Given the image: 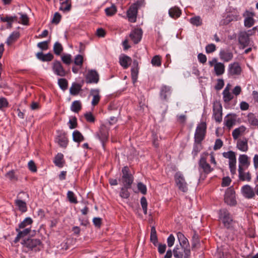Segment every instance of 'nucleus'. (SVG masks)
Returning a JSON list of instances; mask_svg holds the SVG:
<instances>
[{"mask_svg":"<svg viewBox=\"0 0 258 258\" xmlns=\"http://www.w3.org/2000/svg\"><path fill=\"white\" fill-rule=\"evenodd\" d=\"M17 17L16 16L14 17H8L6 16L5 17H1V20L2 21L4 22H8V24L9 27H11L12 26V23L13 21H16Z\"/></svg>","mask_w":258,"mask_h":258,"instance_id":"c03bdc74","label":"nucleus"},{"mask_svg":"<svg viewBox=\"0 0 258 258\" xmlns=\"http://www.w3.org/2000/svg\"><path fill=\"white\" fill-rule=\"evenodd\" d=\"M223 100L225 102H226V103L229 102L233 98V96L230 92V91L226 92V91H223Z\"/></svg>","mask_w":258,"mask_h":258,"instance_id":"8fccbe9b","label":"nucleus"},{"mask_svg":"<svg viewBox=\"0 0 258 258\" xmlns=\"http://www.w3.org/2000/svg\"><path fill=\"white\" fill-rule=\"evenodd\" d=\"M190 22L196 26H201L202 24V20L200 16H196L190 19Z\"/></svg>","mask_w":258,"mask_h":258,"instance_id":"49530a36","label":"nucleus"},{"mask_svg":"<svg viewBox=\"0 0 258 258\" xmlns=\"http://www.w3.org/2000/svg\"><path fill=\"white\" fill-rule=\"evenodd\" d=\"M140 5L141 4L139 2L135 3L130 7L127 11V15L130 22H136L138 9Z\"/></svg>","mask_w":258,"mask_h":258,"instance_id":"0eeeda50","label":"nucleus"},{"mask_svg":"<svg viewBox=\"0 0 258 258\" xmlns=\"http://www.w3.org/2000/svg\"><path fill=\"white\" fill-rule=\"evenodd\" d=\"M207 155H208V153L202 155L199 162V170L200 171H202L205 174L210 173L213 170L210 164L207 162L206 157Z\"/></svg>","mask_w":258,"mask_h":258,"instance_id":"7ed1b4c3","label":"nucleus"},{"mask_svg":"<svg viewBox=\"0 0 258 258\" xmlns=\"http://www.w3.org/2000/svg\"><path fill=\"white\" fill-rule=\"evenodd\" d=\"M225 202L229 205H234L236 203L235 199V191L232 188H228L226 190L224 197Z\"/></svg>","mask_w":258,"mask_h":258,"instance_id":"1a4fd4ad","label":"nucleus"},{"mask_svg":"<svg viewBox=\"0 0 258 258\" xmlns=\"http://www.w3.org/2000/svg\"><path fill=\"white\" fill-rule=\"evenodd\" d=\"M52 70L56 75L60 77H64L67 74L60 62L57 60L54 61Z\"/></svg>","mask_w":258,"mask_h":258,"instance_id":"9b49d317","label":"nucleus"},{"mask_svg":"<svg viewBox=\"0 0 258 258\" xmlns=\"http://www.w3.org/2000/svg\"><path fill=\"white\" fill-rule=\"evenodd\" d=\"M141 205L142 206L144 213L146 215L147 214L148 203L145 197H143L141 199Z\"/></svg>","mask_w":258,"mask_h":258,"instance_id":"603ef678","label":"nucleus"},{"mask_svg":"<svg viewBox=\"0 0 258 258\" xmlns=\"http://www.w3.org/2000/svg\"><path fill=\"white\" fill-rule=\"evenodd\" d=\"M223 156L229 159V163H236L235 153L232 151L227 152H224Z\"/></svg>","mask_w":258,"mask_h":258,"instance_id":"cd10ccee","label":"nucleus"},{"mask_svg":"<svg viewBox=\"0 0 258 258\" xmlns=\"http://www.w3.org/2000/svg\"><path fill=\"white\" fill-rule=\"evenodd\" d=\"M228 74L231 76L239 75L241 72V68L238 62L231 63L228 67Z\"/></svg>","mask_w":258,"mask_h":258,"instance_id":"2eb2a0df","label":"nucleus"},{"mask_svg":"<svg viewBox=\"0 0 258 258\" xmlns=\"http://www.w3.org/2000/svg\"><path fill=\"white\" fill-rule=\"evenodd\" d=\"M214 71L217 76L222 75L225 71V66L222 62H218L215 64Z\"/></svg>","mask_w":258,"mask_h":258,"instance_id":"7c9ffc66","label":"nucleus"},{"mask_svg":"<svg viewBox=\"0 0 258 258\" xmlns=\"http://www.w3.org/2000/svg\"><path fill=\"white\" fill-rule=\"evenodd\" d=\"M90 96L93 97L91 104L93 106L96 105L100 100L101 96L100 95V91L99 89H91L90 92Z\"/></svg>","mask_w":258,"mask_h":258,"instance_id":"aec40b11","label":"nucleus"},{"mask_svg":"<svg viewBox=\"0 0 258 258\" xmlns=\"http://www.w3.org/2000/svg\"><path fill=\"white\" fill-rule=\"evenodd\" d=\"M238 173H239V178L240 180L242 181L247 180L248 181H250L251 177V175L249 172L244 173V168L242 167L241 165H239L238 166Z\"/></svg>","mask_w":258,"mask_h":258,"instance_id":"4be33fe9","label":"nucleus"},{"mask_svg":"<svg viewBox=\"0 0 258 258\" xmlns=\"http://www.w3.org/2000/svg\"><path fill=\"white\" fill-rule=\"evenodd\" d=\"M174 179L178 188L183 192H186L188 190L187 184L183 174L181 172H177L174 175Z\"/></svg>","mask_w":258,"mask_h":258,"instance_id":"f257e3e1","label":"nucleus"},{"mask_svg":"<svg viewBox=\"0 0 258 258\" xmlns=\"http://www.w3.org/2000/svg\"><path fill=\"white\" fill-rule=\"evenodd\" d=\"M58 84L59 87L63 90H66L68 88V83L66 79H59L58 80Z\"/></svg>","mask_w":258,"mask_h":258,"instance_id":"09e8293b","label":"nucleus"},{"mask_svg":"<svg viewBox=\"0 0 258 258\" xmlns=\"http://www.w3.org/2000/svg\"><path fill=\"white\" fill-rule=\"evenodd\" d=\"M8 106V102L5 98H0V109L7 107Z\"/></svg>","mask_w":258,"mask_h":258,"instance_id":"69168bd1","label":"nucleus"},{"mask_svg":"<svg viewBox=\"0 0 258 258\" xmlns=\"http://www.w3.org/2000/svg\"><path fill=\"white\" fill-rule=\"evenodd\" d=\"M73 140L76 142H80L84 140V137L78 131H75L73 133Z\"/></svg>","mask_w":258,"mask_h":258,"instance_id":"37998d69","label":"nucleus"},{"mask_svg":"<svg viewBox=\"0 0 258 258\" xmlns=\"http://www.w3.org/2000/svg\"><path fill=\"white\" fill-rule=\"evenodd\" d=\"M81 90V86L78 84H73L70 89V94L73 95H77Z\"/></svg>","mask_w":258,"mask_h":258,"instance_id":"79ce46f5","label":"nucleus"},{"mask_svg":"<svg viewBox=\"0 0 258 258\" xmlns=\"http://www.w3.org/2000/svg\"><path fill=\"white\" fill-rule=\"evenodd\" d=\"M169 16L172 18H177L180 17L181 12V10L176 7L170 8L168 12Z\"/></svg>","mask_w":258,"mask_h":258,"instance_id":"c756f323","label":"nucleus"},{"mask_svg":"<svg viewBox=\"0 0 258 258\" xmlns=\"http://www.w3.org/2000/svg\"><path fill=\"white\" fill-rule=\"evenodd\" d=\"M37 46L42 50H46L48 48V41H44L37 44Z\"/></svg>","mask_w":258,"mask_h":258,"instance_id":"bf43d9fd","label":"nucleus"},{"mask_svg":"<svg viewBox=\"0 0 258 258\" xmlns=\"http://www.w3.org/2000/svg\"><path fill=\"white\" fill-rule=\"evenodd\" d=\"M239 165H241L242 167L246 166V167L249 165L248 157L246 155H241L239 157Z\"/></svg>","mask_w":258,"mask_h":258,"instance_id":"a19ab883","label":"nucleus"},{"mask_svg":"<svg viewBox=\"0 0 258 258\" xmlns=\"http://www.w3.org/2000/svg\"><path fill=\"white\" fill-rule=\"evenodd\" d=\"M128 188H126L125 186L122 187L120 192V196L124 199H127L130 196V192L128 191L127 189Z\"/></svg>","mask_w":258,"mask_h":258,"instance_id":"5fc2aeb1","label":"nucleus"},{"mask_svg":"<svg viewBox=\"0 0 258 258\" xmlns=\"http://www.w3.org/2000/svg\"><path fill=\"white\" fill-rule=\"evenodd\" d=\"M241 192L243 197L246 199H253L255 197L254 190L248 184L244 185L242 187Z\"/></svg>","mask_w":258,"mask_h":258,"instance_id":"9d476101","label":"nucleus"},{"mask_svg":"<svg viewBox=\"0 0 258 258\" xmlns=\"http://www.w3.org/2000/svg\"><path fill=\"white\" fill-rule=\"evenodd\" d=\"M132 72V77L134 83H135L137 79L138 74V71L137 68H132L131 70Z\"/></svg>","mask_w":258,"mask_h":258,"instance_id":"338daca9","label":"nucleus"},{"mask_svg":"<svg viewBox=\"0 0 258 258\" xmlns=\"http://www.w3.org/2000/svg\"><path fill=\"white\" fill-rule=\"evenodd\" d=\"M198 58L199 61L203 63L204 64L207 61V56L206 55L204 54L203 53H200L198 55Z\"/></svg>","mask_w":258,"mask_h":258,"instance_id":"774afa93","label":"nucleus"},{"mask_svg":"<svg viewBox=\"0 0 258 258\" xmlns=\"http://www.w3.org/2000/svg\"><path fill=\"white\" fill-rule=\"evenodd\" d=\"M243 16L245 17L244 21V26L247 28L252 27L254 23V20L253 18L254 14L246 11L243 14Z\"/></svg>","mask_w":258,"mask_h":258,"instance_id":"dca6fc26","label":"nucleus"},{"mask_svg":"<svg viewBox=\"0 0 258 258\" xmlns=\"http://www.w3.org/2000/svg\"><path fill=\"white\" fill-rule=\"evenodd\" d=\"M139 190L143 195L147 192L146 186L142 182H139L137 185Z\"/></svg>","mask_w":258,"mask_h":258,"instance_id":"052dcab7","label":"nucleus"},{"mask_svg":"<svg viewBox=\"0 0 258 258\" xmlns=\"http://www.w3.org/2000/svg\"><path fill=\"white\" fill-rule=\"evenodd\" d=\"M219 56L221 60L228 62L232 60L233 55L232 52L228 50L222 49L220 51Z\"/></svg>","mask_w":258,"mask_h":258,"instance_id":"6ab92c4d","label":"nucleus"},{"mask_svg":"<svg viewBox=\"0 0 258 258\" xmlns=\"http://www.w3.org/2000/svg\"><path fill=\"white\" fill-rule=\"evenodd\" d=\"M143 31L141 29H135L130 34V37L135 44L138 43L141 40Z\"/></svg>","mask_w":258,"mask_h":258,"instance_id":"ddd939ff","label":"nucleus"},{"mask_svg":"<svg viewBox=\"0 0 258 258\" xmlns=\"http://www.w3.org/2000/svg\"><path fill=\"white\" fill-rule=\"evenodd\" d=\"M237 147L242 152H246L248 149L247 140L245 138L243 140H238L237 142Z\"/></svg>","mask_w":258,"mask_h":258,"instance_id":"b1692460","label":"nucleus"},{"mask_svg":"<svg viewBox=\"0 0 258 258\" xmlns=\"http://www.w3.org/2000/svg\"><path fill=\"white\" fill-rule=\"evenodd\" d=\"M150 240L154 245H156L158 242V238L156 230L155 227L152 226L151 229Z\"/></svg>","mask_w":258,"mask_h":258,"instance_id":"58836bf2","label":"nucleus"},{"mask_svg":"<svg viewBox=\"0 0 258 258\" xmlns=\"http://www.w3.org/2000/svg\"><path fill=\"white\" fill-rule=\"evenodd\" d=\"M36 56L38 59L43 61H49L51 60L53 58V55L50 53H48L44 54L42 52H38L36 54Z\"/></svg>","mask_w":258,"mask_h":258,"instance_id":"393cba45","label":"nucleus"},{"mask_svg":"<svg viewBox=\"0 0 258 258\" xmlns=\"http://www.w3.org/2000/svg\"><path fill=\"white\" fill-rule=\"evenodd\" d=\"M54 163L55 165L58 167H62L64 163L63 154L61 153H58L55 157Z\"/></svg>","mask_w":258,"mask_h":258,"instance_id":"2f4dec72","label":"nucleus"},{"mask_svg":"<svg viewBox=\"0 0 258 258\" xmlns=\"http://www.w3.org/2000/svg\"><path fill=\"white\" fill-rule=\"evenodd\" d=\"M82 109V104L80 101L76 100L73 102L71 106V110L74 112L78 113Z\"/></svg>","mask_w":258,"mask_h":258,"instance_id":"4c0bfd02","label":"nucleus"},{"mask_svg":"<svg viewBox=\"0 0 258 258\" xmlns=\"http://www.w3.org/2000/svg\"><path fill=\"white\" fill-rule=\"evenodd\" d=\"M219 218L223 223L225 227H230L232 222L230 213L226 209H222L219 211Z\"/></svg>","mask_w":258,"mask_h":258,"instance_id":"423d86ee","label":"nucleus"},{"mask_svg":"<svg viewBox=\"0 0 258 258\" xmlns=\"http://www.w3.org/2000/svg\"><path fill=\"white\" fill-rule=\"evenodd\" d=\"M173 255L175 258H182L184 256V248H181L176 246L173 251Z\"/></svg>","mask_w":258,"mask_h":258,"instance_id":"e433bc0d","label":"nucleus"},{"mask_svg":"<svg viewBox=\"0 0 258 258\" xmlns=\"http://www.w3.org/2000/svg\"><path fill=\"white\" fill-rule=\"evenodd\" d=\"M177 237L179 241L180 245L184 248V258H188L190 254L189 243L187 239L180 232L177 233Z\"/></svg>","mask_w":258,"mask_h":258,"instance_id":"f03ea898","label":"nucleus"},{"mask_svg":"<svg viewBox=\"0 0 258 258\" xmlns=\"http://www.w3.org/2000/svg\"><path fill=\"white\" fill-rule=\"evenodd\" d=\"M170 88L167 86H163L160 90V96L163 100H167V96L170 94Z\"/></svg>","mask_w":258,"mask_h":258,"instance_id":"473e14b6","label":"nucleus"},{"mask_svg":"<svg viewBox=\"0 0 258 258\" xmlns=\"http://www.w3.org/2000/svg\"><path fill=\"white\" fill-rule=\"evenodd\" d=\"M56 142L63 148H66L68 145V140L64 134L58 136L56 138Z\"/></svg>","mask_w":258,"mask_h":258,"instance_id":"c85d7f7f","label":"nucleus"},{"mask_svg":"<svg viewBox=\"0 0 258 258\" xmlns=\"http://www.w3.org/2000/svg\"><path fill=\"white\" fill-rule=\"evenodd\" d=\"M83 62V57L81 55L78 54L77 55L74 60V63L76 65L81 67L82 66Z\"/></svg>","mask_w":258,"mask_h":258,"instance_id":"13d9d810","label":"nucleus"},{"mask_svg":"<svg viewBox=\"0 0 258 258\" xmlns=\"http://www.w3.org/2000/svg\"><path fill=\"white\" fill-rule=\"evenodd\" d=\"M213 111V117L215 120L218 123L221 122L222 120V107L219 102L217 101L214 102Z\"/></svg>","mask_w":258,"mask_h":258,"instance_id":"20e7f679","label":"nucleus"},{"mask_svg":"<svg viewBox=\"0 0 258 258\" xmlns=\"http://www.w3.org/2000/svg\"><path fill=\"white\" fill-rule=\"evenodd\" d=\"M15 203L20 211L22 212H25L27 211V208L26 203L24 201L21 200L17 199L15 200Z\"/></svg>","mask_w":258,"mask_h":258,"instance_id":"f704fd0d","label":"nucleus"},{"mask_svg":"<svg viewBox=\"0 0 258 258\" xmlns=\"http://www.w3.org/2000/svg\"><path fill=\"white\" fill-rule=\"evenodd\" d=\"M61 60L65 64L69 65L72 62V56L70 54L63 55L61 56Z\"/></svg>","mask_w":258,"mask_h":258,"instance_id":"864d4df0","label":"nucleus"},{"mask_svg":"<svg viewBox=\"0 0 258 258\" xmlns=\"http://www.w3.org/2000/svg\"><path fill=\"white\" fill-rule=\"evenodd\" d=\"M87 83H97L99 81V75L95 70L89 71L86 78Z\"/></svg>","mask_w":258,"mask_h":258,"instance_id":"4468645a","label":"nucleus"},{"mask_svg":"<svg viewBox=\"0 0 258 258\" xmlns=\"http://www.w3.org/2000/svg\"><path fill=\"white\" fill-rule=\"evenodd\" d=\"M151 63L153 66L159 67L161 66V58L159 55H156L152 59Z\"/></svg>","mask_w":258,"mask_h":258,"instance_id":"4d7b16f0","label":"nucleus"},{"mask_svg":"<svg viewBox=\"0 0 258 258\" xmlns=\"http://www.w3.org/2000/svg\"><path fill=\"white\" fill-rule=\"evenodd\" d=\"M21 15L20 19L21 23L23 25H27L29 22V18L26 14L19 13Z\"/></svg>","mask_w":258,"mask_h":258,"instance_id":"0e129e2a","label":"nucleus"},{"mask_svg":"<svg viewBox=\"0 0 258 258\" xmlns=\"http://www.w3.org/2000/svg\"><path fill=\"white\" fill-rule=\"evenodd\" d=\"M206 125L204 122L201 123L197 127L195 137L198 142H201L204 138L206 132Z\"/></svg>","mask_w":258,"mask_h":258,"instance_id":"6e6552de","label":"nucleus"},{"mask_svg":"<svg viewBox=\"0 0 258 258\" xmlns=\"http://www.w3.org/2000/svg\"><path fill=\"white\" fill-rule=\"evenodd\" d=\"M205 49L207 53H211L216 50V47L214 44L211 43L206 46Z\"/></svg>","mask_w":258,"mask_h":258,"instance_id":"6e6d98bb","label":"nucleus"},{"mask_svg":"<svg viewBox=\"0 0 258 258\" xmlns=\"http://www.w3.org/2000/svg\"><path fill=\"white\" fill-rule=\"evenodd\" d=\"M105 11L107 16H111L116 13L117 10L116 7L113 5L110 7L106 8Z\"/></svg>","mask_w":258,"mask_h":258,"instance_id":"de8ad7c7","label":"nucleus"},{"mask_svg":"<svg viewBox=\"0 0 258 258\" xmlns=\"http://www.w3.org/2000/svg\"><path fill=\"white\" fill-rule=\"evenodd\" d=\"M61 15L59 13L56 12L54 14L53 18L51 21L52 23L57 24L60 21Z\"/></svg>","mask_w":258,"mask_h":258,"instance_id":"680f3d73","label":"nucleus"},{"mask_svg":"<svg viewBox=\"0 0 258 258\" xmlns=\"http://www.w3.org/2000/svg\"><path fill=\"white\" fill-rule=\"evenodd\" d=\"M122 182L124 186L126 188H131V185L133 182V177L132 175L129 173V169L127 166L124 167L122 169Z\"/></svg>","mask_w":258,"mask_h":258,"instance_id":"39448f33","label":"nucleus"},{"mask_svg":"<svg viewBox=\"0 0 258 258\" xmlns=\"http://www.w3.org/2000/svg\"><path fill=\"white\" fill-rule=\"evenodd\" d=\"M236 115L235 114H228L224 118V123L228 129H230L236 124Z\"/></svg>","mask_w":258,"mask_h":258,"instance_id":"a211bd4d","label":"nucleus"},{"mask_svg":"<svg viewBox=\"0 0 258 258\" xmlns=\"http://www.w3.org/2000/svg\"><path fill=\"white\" fill-rule=\"evenodd\" d=\"M131 62V58L127 55H123L119 57L120 64L124 69L127 68Z\"/></svg>","mask_w":258,"mask_h":258,"instance_id":"a878e982","label":"nucleus"},{"mask_svg":"<svg viewBox=\"0 0 258 258\" xmlns=\"http://www.w3.org/2000/svg\"><path fill=\"white\" fill-rule=\"evenodd\" d=\"M249 34L246 32H241L240 33L238 37V41L240 45L244 48L249 45L250 39Z\"/></svg>","mask_w":258,"mask_h":258,"instance_id":"f3484780","label":"nucleus"},{"mask_svg":"<svg viewBox=\"0 0 258 258\" xmlns=\"http://www.w3.org/2000/svg\"><path fill=\"white\" fill-rule=\"evenodd\" d=\"M247 120L250 125L256 126L258 127V119L256 118L253 113H249L248 114Z\"/></svg>","mask_w":258,"mask_h":258,"instance_id":"c9c22d12","label":"nucleus"},{"mask_svg":"<svg viewBox=\"0 0 258 258\" xmlns=\"http://www.w3.org/2000/svg\"><path fill=\"white\" fill-rule=\"evenodd\" d=\"M63 50L61 44L58 42H56L53 46V51L55 54L59 55Z\"/></svg>","mask_w":258,"mask_h":258,"instance_id":"a18cd8bd","label":"nucleus"},{"mask_svg":"<svg viewBox=\"0 0 258 258\" xmlns=\"http://www.w3.org/2000/svg\"><path fill=\"white\" fill-rule=\"evenodd\" d=\"M69 123L70 124L69 127L71 129L75 128L77 126V118L76 117H73L72 119H70L69 121Z\"/></svg>","mask_w":258,"mask_h":258,"instance_id":"e2e57ef3","label":"nucleus"},{"mask_svg":"<svg viewBox=\"0 0 258 258\" xmlns=\"http://www.w3.org/2000/svg\"><path fill=\"white\" fill-rule=\"evenodd\" d=\"M20 36V34L18 32H13L8 38L6 43L8 45H11L13 42L16 41Z\"/></svg>","mask_w":258,"mask_h":258,"instance_id":"72a5a7b5","label":"nucleus"},{"mask_svg":"<svg viewBox=\"0 0 258 258\" xmlns=\"http://www.w3.org/2000/svg\"><path fill=\"white\" fill-rule=\"evenodd\" d=\"M246 128L241 125L240 127L234 129L232 133V137L234 140H237L246 130Z\"/></svg>","mask_w":258,"mask_h":258,"instance_id":"bb28decb","label":"nucleus"},{"mask_svg":"<svg viewBox=\"0 0 258 258\" xmlns=\"http://www.w3.org/2000/svg\"><path fill=\"white\" fill-rule=\"evenodd\" d=\"M96 136L102 143L103 145L104 146V142H106L108 139V133L106 129L101 128L99 132L97 133Z\"/></svg>","mask_w":258,"mask_h":258,"instance_id":"5701e85b","label":"nucleus"},{"mask_svg":"<svg viewBox=\"0 0 258 258\" xmlns=\"http://www.w3.org/2000/svg\"><path fill=\"white\" fill-rule=\"evenodd\" d=\"M67 198H68L69 201L72 203L77 204L78 203L77 200L75 197V194L72 191H68Z\"/></svg>","mask_w":258,"mask_h":258,"instance_id":"3c124183","label":"nucleus"},{"mask_svg":"<svg viewBox=\"0 0 258 258\" xmlns=\"http://www.w3.org/2000/svg\"><path fill=\"white\" fill-rule=\"evenodd\" d=\"M33 223L32 219L30 217L26 218L19 225V229H25L28 226H30Z\"/></svg>","mask_w":258,"mask_h":258,"instance_id":"ea45409f","label":"nucleus"},{"mask_svg":"<svg viewBox=\"0 0 258 258\" xmlns=\"http://www.w3.org/2000/svg\"><path fill=\"white\" fill-rule=\"evenodd\" d=\"M16 231L18 232V234L14 240L15 243H17L21 238L28 235L31 231L30 227L26 228L23 230L21 231L19 228L16 229Z\"/></svg>","mask_w":258,"mask_h":258,"instance_id":"412c9836","label":"nucleus"},{"mask_svg":"<svg viewBox=\"0 0 258 258\" xmlns=\"http://www.w3.org/2000/svg\"><path fill=\"white\" fill-rule=\"evenodd\" d=\"M22 244L25 247L32 250L41 244L40 240L38 239L28 238L23 240Z\"/></svg>","mask_w":258,"mask_h":258,"instance_id":"f8f14e48","label":"nucleus"}]
</instances>
